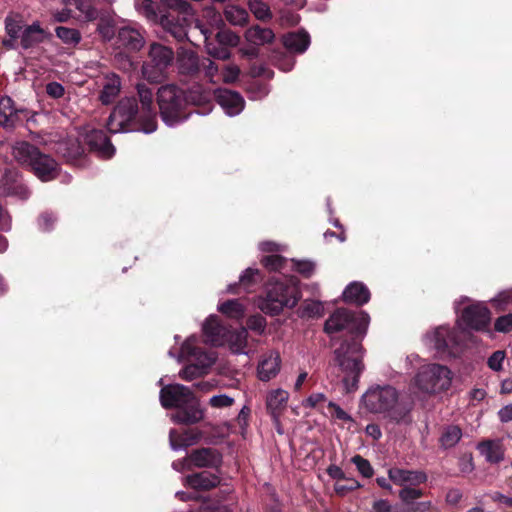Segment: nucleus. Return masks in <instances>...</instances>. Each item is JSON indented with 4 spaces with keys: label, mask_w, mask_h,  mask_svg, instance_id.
<instances>
[{
    "label": "nucleus",
    "mask_w": 512,
    "mask_h": 512,
    "mask_svg": "<svg viewBox=\"0 0 512 512\" xmlns=\"http://www.w3.org/2000/svg\"><path fill=\"white\" fill-rule=\"evenodd\" d=\"M364 349L359 340L352 337L351 340L343 341L338 348L334 350V357L330 363L331 375L336 379L332 381H341L345 392L350 393L358 388V382L365 369L363 362Z\"/></svg>",
    "instance_id": "obj_1"
},
{
    "label": "nucleus",
    "mask_w": 512,
    "mask_h": 512,
    "mask_svg": "<svg viewBox=\"0 0 512 512\" xmlns=\"http://www.w3.org/2000/svg\"><path fill=\"white\" fill-rule=\"evenodd\" d=\"M364 407L372 413H385L396 423L410 421L411 406L399 400L398 393L391 386L369 388L362 396Z\"/></svg>",
    "instance_id": "obj_2"
},
{
    "label": "nucleus",
    "mask_w": 512,
    "mask_h": 512,
    "mask_svg": "<svg viewBox=\"0 0 512 512\" xmlns=\"http://www.w3.org/2000/svg\"><path fill=\"white\" fill-rule=\"evenodd\" d=\"M300 299L298 283L294 278L270 282L266 297L261 300L260 309L272 315L279 314L284 308L294 307Z\"/></svg>",
    "instance_id": "obj_3"
},
{
    "label": "nucleus",
    "mask_w": 512,
    "mask_h": 512,
    "mask_svg": "<svg viewBox=\"0 0 512 512\" xmlns=\"http://www.w3.org/2000/svg\"><path fill=\"white\" fill-rule=\"evenodd\" d=\"M452 380L453 373L447 366L428 363L418 369L413 384L420 392L432 395L447 391Z\"/></svg>",
    "instance_id": "obj_4"
},
{
    "label": "nucleus",
    "mask_w": 512,
    "mask_h": 512,
    "mask_svg": "<svg viewBox=\"0 0 512 512\" xmlns=\"http://www.w3.org/2000/svg\"><path fill=\"white\" fill-rule=\"evenodd\" d=\"M157 102L162 119L168 126L172 127L186 118L182 112L185 106L184 93L176 85L161 86L157 92Z\"/></svg>",
    "instance_id": "obj_5"
},
{
    "label": "nucleus",
    "mask_w": 512,
    "mask_h": 512,
    "mask_svg": "<svg viewBox=\"0 0 512 512\" xmlns=\"http://www.w3.org/2000/svg\"><path fill=\"white\" fill-rule=\"evenodd\" d=\"M370 321L369 315L364 311L352 313L347 309L336 310L325 322V332L328 334L347 330L354 336L364 335Z\"/></svg>",
    "instance_id": "obj_6"
},
{
    "label": "nucleus",
    "mask_w": 512,
    "mask_h": 512,
    "mask_svg": "<svg viewBox=\"0 0 512 512\" xmlns=\"http://www.w3.org/2000/svg\"><path fill=\"white\" fill-rule=\"evenodd\" d=\"M173 60L174 52L170 47L152 43L148 51V60L143 63L141 68L143 77L151 83L160 82Z\"/></svg>",
    "instance_id": "obj_7"
},
{
    "label": "nucleus",
    "mask_w": 512,
    "mask_h": 512,
    "mask_svg": "<svg viewBox=\"0 0 512 512\" xmlns=\"http://www.w3.org/2000/svg\"><path fill=\"white\" fill-rule=\"evenodd\" d=\"M139 109L135 98L121 99L113 109L107 121V128L111 133H120L133 130V123L139 124Z\"/></svg>",
    "instance_id": "obj_8"
},
{
    "label": "nucleus",
    "mask_w": 512,
    "mask_h": 512,
    "mask_svg": "<svg viewBox=\"0 0 512 512\" xmlns=\"http://www.w3.org/2000/svg\"><path fill=\"white\" fill-rule=\"evenodd\" d=\"M161 2L167 7L183 14L181 21L172 14L164 15L160 18V24L166 31L177 40H183L187 37L184 22L187 21V16H192L190 4L184 0H161Z\"/></svg>",
    "instance_id": "obj_9"
},
{
    "label": "nucleus",
    "mask_w": 512,
    "mask_h": 512,
    "mask_svg": "<svg viewBox=\"0 0 512 512\" xmlns=\"http://www.w3.org/2000/svg\"><path fill=\"white\" fill-rule=\"evenodd\" d=\"M137 93L141 103L139 125L142 132L149 134L157 129V114L154 107V94L145 84L137 85Z\"/></svg>",
    "instance_id": "obj_10"
},
{
    "label": "nucleus",
    "mask_w": 512,
    "mask_h": 512,
    "mask_svg": "<svg viewBox=\"0 0 512 512\" xmlns=\"http://www.w3.org/2000/svg\"><path fill=\"white\" fill-rule=\"evenodd\" d=\"M425 345L437 353H445L459 344L458 335L455 330L446 326H440L424 336Z\"/></svg>",
    "instance_id": "obj_11"
},
{
    "label": "nucleus",
    "mask_w": 512,
    "mask_h": 512,
    "mask_svg": "<svg viewBox=\"0 0 512 512\" xmlns=\"http://www.w3.org/2000/svg\"><path fill=\"white\" fill-rule=\"evenodd\" d=\"M194 397L193 392L181 384H170L164 386L160 391V403L164 408H177L191 402Z\"/></svg>",
    "instance_id": "obj_12"
},
{
    "label": "nucleus",
    "mask_w": 512,
    "mask_h": 512,
    "mask_svg": "<svg viewBox=\"0 0 512 512\" xmlns=\"http://www.w3.org/2000/svg\"><path fill=\"white\" fill-rule=\"evenodd\" d=\"M490 320V311L483 303L469 305L461 314V321L467 328L472 330H485Z\"/></svg>",
    "instance_id": "obj_13"
},
{
    "label": "nucleus",
    "mask_w": 512,
    "mask_h": 512,
    "mask_svg": "<svg viewBox=\"0 0 512 512\" xmlns=\"http://www.w3.org/2000/svg\"><path fill=\"white\" fill-rule=\"evenodd\" d=\"M193 358L194 364H197L206 374L208 369L214 364L215 357L207 352H203L196 347V337H189L182 345L178 356V361L182 359Z\"/></svg>",
    "instance_id": "obj_14"
},
{
    "label": "nucleus",
    "mask_w": 512,
    "mask_h": 512,
    "mask_svg": "<svg viewBox=\"0 0 512 512\" xmlns=\"http://www.w3.org/2000/svg\"><path fill=\"white\" fill-rule=\"evenodd\" d=\"M215 96L219 105L229 116L238 115L244 108V99L238 92L218 89Z\"/></svg>",
    "instance_id": "obj_15"
},
{
    "label": "nucleus",
    "mask_w": 512,
    "mask_h": 512,
    "mask_svg": "<svg viewBox=\"0 0 512 512\" xmlns=\"http://www.w3.org/2000/svg\"><path fill=\"white\" fill-rule=\"evenodd\" d=\"M188 461L192 468L218 467L222 462L221 455L212 448H201L193 450L188 455Z\"/></svg>",
    "instance_id": "obj_16"
},
{
    "label": "nucleus",
    "mask_w": 512,
    "mask_h": 512,
    "mask_svg": "<svg viewBox=\"0 0 512 512\" xmlns=\"http://www.w3.org/2000/svg\"><path fill=\"white\" fill-rule=\"evenodd\" d=\"M30 168L42 181H50L58 174V164L56 161L40 151H38V155L35 157Z\"/></svg>",
    "instance_id": "obj_17"
},
{
    "label": "nucleus",
    "mask_w": 512,
    "mask_h": 512,
    "mask_svg": "<svg viewBox=\"0 0 512 512\" xmlns=\"http://www.w3.org/2000/svg\"><path fill=\"white\" fill-rule=\"evenodd\" d=\"M205 341L213 346H223L226 344V335L228 330L222 326L218 318L214 315L209 316L202 326Z\"/></svg>",
    "instance_id": "obj_18"
},
{
    "label": "nucleus",
    "mask_w": 512,
    "mask_h": 512,
    "mask_svg": "<svg viewBox=\"0 0 512 512\" xmlns=\"http://www.w3.org/2000/svg\"><path fill=\"white\" fill-rule=\"evenodd\" d=\"M389 479L402 488L417 486L427 480L425 473L415 470L391 468L388 471Z\"/></svg>",
    "instance_id": "obj_19"
},
{
    "label": "nucleus",
    "mask_w": 512,
    "mask_h": 512,
    "mask_svg": "<svg viewBox=\"0 0 512 512\" xmlns=\"http://www.w3.org/2000/svg\"><path fill=\"white\" fill-rule=\"evenodd\" d=\"M204 417V412L200 408L199 401L194 396L191 402H187L184 406L180 407L171 419L178 424H195L201 421Z\"/></svg>",
    "instance_id": "obj_20"
},
{
    "label": "nucleus",
    "mask_w": 512,
    "mask_h": 512,
    "mask_svg": "<svg viewBox=\"0 0 512 512\" xmlns=\"http://www.w3.org/2000/svg\"><path fill=\"white\" fill-rule=\"evenodd\" d=\"M281 369V358L278 352L270 351L263 355L257 367V375L261 381L275 378Z\"/></svg>",
    "instance_id": "obj_21"
},
{
    "label": "nucleus",
    "mask_w": 512,
    "mask_h": 512,
    "mask_svg": "<svg viewBox=\"0 0 512 512\" xmlns=\"http://www.w3.org/2000/svg\"><path fill=\"white\" fill-rule=\"evenodd\" d=\"M85 142L92 150L97 151L102 157L110 158L115 153V148L101 130L93 129L85 135Z\"/></svg>",
    "instance_id": "obj_22"
},
{
    "label": "nucleus",
    "mask_w": 512,
    "mask_h": 512,
    "mask_svg": "<svg viewBox=\"0 0 512 512\" xmlns=\"http://www.w3.org/2000/svg\"><path fill=\"white\" fill-rule=\"evenodd\" d=\"M288 399L289 393L282 388L273 389L267 393L266 408L271 414L274 423L278 424V417L285 409Z\"/></svg>",
    "instance_id": "obj_23"
},
{
    "label": "nucleus",
    "mask_w": 512,
    "mask_h": 512,
    "mask_svg": "<svg viewBox=\"0 0 512 512\" xmlns=\"http://www.w3.org/2000/svg\"><path fill=\"white\" fill-rule=\"evenodd\" d=\"M179 72L184 75H194L200 69L199 57L193 50L181 48L177 52Z\"/></svg>",
    "instance_id": "obj_24"
},
{
    "label": "nucleus",
    "mask_w": 512,
    "mask_h": 512,
    "mask_svg": "<svg viewBox=\"0 0 512 512\" xmlns=\"http://www.w3.org/2000/svg\"><path fill=\"white\" fill-rule=\"evenodd\" d=\"M121 90L120 77L114 73L108 74L104 78L103 87L99 95V100L104 105H108L114 101Z\"/></svg>",
    "instance_id": "obj_25"
},
{
    "label": "nucleus",
    "mask_w": 512,
    "mask_h": 512,
    "mask_svg": "<svg viewBox=\"0 0 512 512\" xmlns=\"http://www.w3.org/2000/svg\"><path fill=\"white\" fill-rule=\"evenodd\" d=\"M343 299L348 303L361 306L369 301L370 292L363 283L353 282L343 291Z\"/></svg>",
    "instance_id": "obj_26"
},
{
    "label": "nucleus",
    "mask_w": 512,
    "mask_h": 512,
    "mask_svg": "<svg viewBox=\"0 0 512 512\" xmlns=\"http://www.w3.org/2000/svg\"><path fill=\"white\" fill-rule=\"evenodd\" d=\"M120 44L129 50L138 51L145 43L143 35L135 28L123 27L118 32Z\"/></svg>",
    "instance_id": "obj_27"
},
{
    "label": "nucleus",
    "mask_w": 512,
    "mask_h": 512,
    "mask_svg": "<svg viewBox=\"0 0 512 512\" xmlns=\"http://www.w3.org/2000/svg\"><path fill=\"white\" fill-rule=\"evenodd\" d=\"M201 438V433L197 430H186L179 433L172 429L169 433L170 446L173 450H179L194 445Z\"/></svg>",
    "instance_id": "obj_28"
},
{
    "label": "nucleus",
    "mask_w": 512,
    "mask_h": 512,
    "mask_svg": "<svg viewBox=\"0 0 512 512\" xmlns=\"http://www.w3.org/2000/svg\"><path fill=\"white\" fill-rule=\"evenodd\" d=\"M38 148L28 142H17L12 147L14 159L21 165L31 167L32 162L38 155Z\"/></svg>",
    "instance_id": "obj_29"
},
{
    "label": "nucleus",
    "mask_w": 512,
    "mask_h": 512,
    "mask_svg": "<svg viewBox=\"0 0 512 512\" xmlns=\"http://www.w3.org/2000/svg\"><path fill=\"white\" fill-rule=\"evenodd\" d=\"M45 31L40 27L38 22L24 27L21 33L20 45L23 49H29L43 42Z\"/></svg>",
    "instance_id": "obj_30"
},
{
    "label": "nucleus",
    "mask_w": 512,
    "mask_h": 512,
    "mask_svg": "<svg viewBox=\"0 0 512 512\" xmlns=\"http://www.w3.org/2000/svg\"><path fill=\"white\" fill-rule=\"evenodd\" d=\"M480 454L490 463H499L504 459V447L500 440H488L478 445Z\"/></svg>",
    "instance_id": "obj_31"
},
{
    "label": "nucleus",
    "mask_w": 512,
    "mask_h": 512,
    "mask_svg": "<svg viewBox=\"0 0 512 512\" xmlns=\"http://www.w3.org/2000/svg\"><path fill=\"white\" fill-rule=\"evenodd\" d=\"M17 118L14 101L8 96L2 97L0 99V125L5 129H13Z\"/></svg>",
    "instance_id": "obj_32"
},
{
    "label": "nucleus",
    "mask_w": 512,
    "mask_h": 512,
    "mask_svg": "<svg viewBox=\"0 0 512 512\" xmlns=\"http://www.w3.org/2000/svg\"><path fill=\"white\" fill-rule=\"evenodd\" d=\"M186 483L193 489L210 490L220 483L217 475L201 472L186 477Z\"/></svg>",
    "instance_id": "obj_33"
},
{
    "label": "nucleus",
    "mask_w": 512,
    "mask_h": 512,
    "mask_svg": "<svg viewBox=\"0 0 512 512\" xmlns=\"http://www.w3.org/2000/svg\"><path fill=\"white\" fill-rule=\"evenodd\" d=\"M195 28L198 29L200 31V33L204 36L205 43H206V45H205L206 51L211 57H213L215 59H220V60H228L231 57V53L227 48L217 47V46L213 45L212 43L208 42V39L212 35V30L210 28L205 27L200 22L196 23Z\"/></svg>",
    "instance_id": "obj_34"
},
{
    "label": "nucleus",
    "mask_w": 512,
    "mask_h": 512,
    "mask_svg": "<svg viewBox=\"0 0 512 512\" xmlns=\"http://www.w3.org/2000/svg\"><path fill=\"white\" fill-rule=\"evenodd\" d=\"M274 33L269 28H262L258 25L252 26L245 32V38L254 45H264L274 40Z\"/></svg>",
    "instance_id": "obj_35"
},
{
    "label": "nucleus",
    "mask_w": 512,
    "mask_h": 512,
    "mask_svg": "<svg viewBox=\"0 0 512 512\" xmlns=\"http://www.w3.org/2000/svg\"><path fill=\"white\" fill-rule=\"evenodd\" d=\"M310 44L309 35L306 32H293L284 37V45L287 49L303 53Z\"/></svg>",
    "instance_id": "obj_36"
},
{
    "label": "nucleus",
    "mask_w": 512,
    "mask_h": 512,
    "mask_svg": "<svg viewBox=\"0 0 512 512\" xmlns=\"http://www.w3.org/2000/svg\"><path fill=\"white\" fill-rule=\"evenodd\" d=\"M248 332L245 328L239 330L229 331L226 335V344L234 353H245L247 346Z\"/></svg>",
    "instance_id": "obj_37"
},
{
    "label": "nucleus",
    "mask_w": 512,
    "mask_h": 512,
    "mask_svg": "<svg viewBox=\"0 0 512 512\" xmlns=\"http://www.w3.org/2000/svg\"><path fill=\"white\" fill-rule=\"evenodd\" d=\"M225 19L234 26H244L248 22V12L241 7L228 5L224 10Z\"/></svg>",
    "instance_id": "obj_38"
},
{
    "label": "nucleus",
    "mask_w": 512,
    "mask_h": 512,
    "mask_svg": "<svg viewBox=\"0 0 512 512\" xmlns=\"http://www.w3.org/2000/svg\"><path fill=\"white\" fill-rule=\"evenodd\" d=\"M66 6H74L87 20L97 17V10L91 0H64Z\"/></svg>",
    "instance_id": "obj_39"
},
{
    "label": "nucleus",
    "mask_w": 512,
    "mask_h": 512,
    "mask_svg": "<svg viewBox=\"0 0 512 512\" xmlns=\"http://www.w3.org/2000/svg\"><path fill=\"white\" fill-rule=\"evenodd\" d=\"M461 437V429L458 426L450 425L444 429L440 437V443L444 448H451L460 441Z\"/></svg>",
    "instance_id": "obj_40"
},
{
    "label": "nucleus",
    "mask_w": 512,
    "mask_h": 512,
    "mask_svg": "<svg viewBox=\"0 0 512 512\" xmlns=\"http://www.w3.org/2000/svg\"><path fill=\"white\" fill-rule=\"evenodd\" d=\"M189 100L195 105H207L212 100V93L210 90L203 89L201 86H193L188 94Z\"/></svg>",
    "instance_id": "obj_41"
},
{
    "label": "nucleus",
    "mask_w": 512,
    "mask_h": 512,
    "mask_svg": "<svg viewBox=\"0 0 512 512\" xmlns=\"http://www.w3.org/2000/svg\"><path fill=\"white\" fill-rule=\"evenodd\" d=\"M218 310L230 318L239 319L244 316V307L238 300H229L218 306Z\"/></svg>",
    "instance_id": "obj_42"
},
{
    "label": "nucleus",
    "mask_w": 512,
    "mask_h": 512,
    "mask_svg": "<svg viewBox=\"0 0 512 512\" xmlns=\"http://www.w3.org/2000/svg\"><path fill=\"white\" fill-rule=\"evenodd\" d=\"M248 6L258 20L266 21L272 18V13L266 3L260 0H250Z\"/></svg>",
    "instance_id": "obj_43"
},
{
    "label": "nucleus",
    "mask_w": 512,
    "mask_h": 512,
    "mask_svg": "<svg viewBox=\"0 0 512 512\" xmlns=\"http://www.w3.org/2000/svg\"><path fill=\"white\" fill-rule=\"evenodd\" d=\"M56 35L66 44H77L80 39V33L76 29L67 27H57Z\"/></svg>",
    "instance_id": "obj_44"
},
{
    "label": "nucleus",
    "mask_w": 512,
    "mask_h": 512,
    "mask_svg": "<svg viewBox=\"0 0 512 512\" xmlns=\"http://www.w3.org/2000/svg\"><path fill=\"white\" fill-rule=\"evenodd\" d=\"M422 495V490L414 488L413 486L402 488L399 492V498L407 506L413 504L415 500L422 497Z\"/></svg>",
    "instance_id": "obj_45"
},
{
    "label": "nucleus",
    "mask_w": 512,
    "mask_h": 512,
    "mask_svg": "<svg viewBox=\"0 0 512 512\" xmlns=\"http://www.w3.org/2000/svg\"><path fill=\"white\" fill-rule=\"evenodd\" d=\"M216 39L220 44L230 47H235L240 43V37L231 30L218 31Z\"/></svg>",
    "instance_id": "obj_46"
},
{
    "label": "nucleus",
    "mask_w": 512,
    "mask_h": 512,
    "mask_svg": "<svg viewBox=\"0 0 512 512\" xmlns=\"http://www.w3.org/2000/svg\"><path fill=\"white\" fill-rule=\"evenodd\" d=\"M323 313V306L319 301H304L302 305V316L304 317H319Z\"/></svg>",
    "instance_id": "obj_47"
},
{
    "label": "nucleus",
    "mask_w": 512,
    "mask_h": 512,
    "mask_svg": "<svg viewBox=\"0 0 512 512\" xmlns=\"http://www.w3.org/2000/svg\"><path fill=\"white\" fill-rule=\"evenodd\" d=\"M5 30L9 37L18 39L21 38V33L24 30V27L22 26L20 20L7 17L5 19Z\"/></svg>",
    "instance_id": "obj_48"
},
{
    "label": "nucleus",
    "mask_w": 512,
    "mask_h": 512,
    "mask_svg": "<svg viewBox=\"0 0 512 512\" xmlns=\"http://www.w3.org/2000/svg\"><path fill=\"white\" fill-rule=\"evenodd\" d=\"M262 264L270 271H278L285 263V259L280 255H270L262 259Z\"/></svg>",
    "instance_id": "obj_49"
},
{
    "label": "nucleus",
    "mask_w": 512,
    "mask_h": 512,
    "mask_svg": "<svg viewBox=\"0 0 512 512\" xmlns=\"http://www.w3.org/2000/svg\"><path fill=\"white\" fill-rule=\"evenodd\" d=\"M204 374V371H202V369L197 364L193 363L187 365L183 370H181L180 377L186 381H191L201 377Z\"/></svg>",
    "instance_id": "obj_50"
},
{
    "label": "nucleus",
    "mask_w": 512,
    "mask_h": 512,
    "mask_svg": "<svg viewBox=\"0 0 512 512\" xmlns=\"http://www.w3.org/2000/svg\"><path fill=\"white\" fill-rule=\"evenodd\" d=\"M233 403L234 398L226 394L215 395L209 399L210 406L217 409L230 407Z\"/></svg>",
    "instance_id": "obj_51"
},
{
    "label": "nucleus",
    "mask_w": 512,
    "mask_h": 512,
    "mask_svg": "<svg viewBox=\"0 0 512 512\" xmlns=\"http://www.w3.org/2000/svg\"><path fill=\"white\" fill-rule=\"evenodd\" d=\"M138 10L140 13L145 15L149 20L157 19L156 5L152 0H143L138 5Z\"/></svg>",
    "instance_id": "obj_52"
},
{
    "label": "nucleus",
    "mask_w": 512,
    "mask_h": 512,
    "mask_svg": "<svg viewBox=\"0 0 512 512\" xmlns=\"http://www.w3.org/2000/svg\"><path fill=\"white\" fill-rule=\"evenodd\" d=\"M352 462L356 465L358 471L364 476V477H371L373 475V469L370 465V463L361 457L360 455H356L352 458Z\"/></svg>",
    "instance_id": "obj_53"
},
{
    "label": "nucleus",
    "mask_w": 512,
    "mask_h": 512,
    "mask_svg": "<svg viewBox=\"0 0 512 512\" xmlns=\"http://www.w3.org/2000/svg\"><path fill=\"white\" fill-rule=\"evenodd\" d=\"M495 330L502 333L512 331V313L497 318L495 321Z\"/></svg>",
    "instance_id": "obj_54"
},
{
    "label": "nucleus",
    "mask_w": 512,
    "mask_h": 512,
    "mask_svg": "<svg viewBox=\"0 0 512 512\" xmlns=\"http://www.w3.org/2000/svg\"><path fill=\"white\" fill-rule=\"evenodd\" d=\"M240 74V69L236 65H228L223 70V81L225 83L235 82Z\"/></svg>",
    "instance_id": "obj_55"
},
{
    "label": "nucleus",
    "mask_w": 512,
    "mask_h": 512,
    "mask_svg": "<svg viewBox=\"0 0 512 512\" xmlns=\"http://www.w3.org/2000/svg\"><path fill=\"white\" fill-rule=\"evenodd\" d=\"M293 266L305 277H309L315 270V265L311 261H297L293 263Z\"/></svg>",
    "instance_id": "obj_56"
},
{
    "label": "nucleus",
    "mask_w": 512,
    "mask_h": 512,
    "mask_svg": "<svg viewBox=\"0 0 512 512\" xmlns=\"http://www.w3.org/2000/svg\"><path fill=\"white\" fill-rule=\"evenodd\" d=\"M505 358V353L503 351L494 352L488 359L489 367L494 371H499L502 368V363Z\"/></svg>",
    "instance_id": "obj_57"
},
{
    "label": "nucleus",
    "mask_w": 512,
    "mask_h": 512,
    "mask_svg": "<svg viewBox=\"0 0 512 512\" xmlns=\"http://www.w3.org/2000/svg\"><path fill=\"white\" fill-rule=\"evenodd\" d=\"M247 325L249 329L262 333L265 329L266 321L262 316L256 315L248 319Z\"/></svg>",
    "instance_id": "obj_58"
},
{
    "label": "nucleus",
    "mask_w": 512,
    "mask_h": 512,
    "mask_svg": "<svg viewBox=\"0 0 512 512\" xmlns=\"http://www.w3.org/2000/svg\"><path fill=\"white\" fill-rule=\"evenodd\" d=\"M328 407L331 410L332 416L334 418L343 421H352V417L336 403L329 402Z\"/></svg>",
    "instance_id": "obj_59"
},
{
    "label": "nucleus",
    "mask_w": 512,
    "mask_h": 512,
    "mask_svg": "<svg viewBox=\"0 0 512 512\" xmlns=\"http://www.w3.org/2000/svg\"><path fill=\"white\" fill-rule=\"evenodd\" d=\"M46 92L53 98H60L64 95V87L58 82H50L46 85Z\"/></svg>",
    "instance_id": "obj_60"
},
{
    "label": "nucleus",
    "mask_w": 512,
    "mask_h": 512,
    "mask_svg": "<svg viewBox=\"0 0 512 512\" xmlns=\"http://www.w3.org/2000/svg\"><path fill=\"white\" fill-rule=\"evenodd\" d=\"M205 17L210 20V25L215 28H220L222 25L221 15L216 12L213 8L205 10Z\"/></svg>",
    "instance_id": "obj_61"
},
{
    "label": "nucleus",
    "mask_w": 512,
    "mask_h": 512,
    "mask_svg": "<svg viewBox=\"0 0 512 512\" xmlns=\"http://www.w3.org/2000/svg\"><path fill=\"white\" fill-rule=\"evenodd\" d=\"M258 274V269L248 268L240 276V283L244 286H248L254 281L255 276H257Z\"/></svg>",
    "instance_id": "obj_62"
},
{
    "label": "nucleus",
    "mask_w": 512,
    "mask_h": 512,
    "mask_svg": "<svg viewBox=\"0 0 512 512\" xmlns=\"http://www.w3.org/2000/svg\"><path fill=\"white\" fill-rule=\"evenodd\" d=\"M408 507V512H428L433 508L430 501L414 502Z\"/></svg>",
    "instance_id": "obj_63"
},
{
    "label": "nucleus",
    "mask_w": 512,
    "mask_h": 512,
    "mask_svg": "<svg viewBox=\"0 0 512 512\" xmlns=\"http://www.w3.org/2000/svg\"><path fill=\"white\" fill-rule=\"evenodd\" d=\"M0 229L4 232L11 230V218L7 211L0 204Z\"/></svg>",
    "instance_id": "obj_64"
}]
</instances>
